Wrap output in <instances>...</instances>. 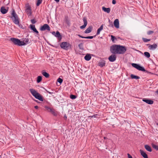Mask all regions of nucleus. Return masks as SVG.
<instances>
[{"mask_svg": "<svg viewBox=\"0 0 158 158\" xmlns=\"http://www.w3.org/2000/svg\"><path fill=\"white\" fill-rule=\"evenodd\" d=\"M56 2H59V0H54Z\"/></svg>", "mask_w": 158, "mask_h": 158, "instance_id": "nucleus-51", "label": "nucleus"}, {"mask_svg": "<svg viewBox=\"0 0 158 158\" xmlns=\"http://www.w3.org/2000/svg\"><path fill=\"white\" fill-rule=\"evenodd\" d=\"M50 113L54 116H57L58 114V112L53 108L51 110Z\"/></svg>", "mask_w": 158, "mask_h": 158, "instance_id": "nucleus-20", "label": "nucleus"}, {"mask_svg": "<svg viewBox=\"0 0 158 158\" xmlns=\"http://www.w3.org/2000/svg\"><path fill=\"white\" fill-rule=\"evenodd\" d=\"M91 58V55L89 54H87L84 57L85 59L87 61L89 60Z\"/></svg>", "mask_w": 158, "mask_h": 158, "instance_id": "nucleus-23", "label": "nucleus"}, {"mask_svg": "<svg viewBox=\"0 0 158 158\" xmlns=\"http://www.w3.org/2000/svg\"><path fill=\"white\" fill-rule=\"evenodd\" d=\"M117 38L118 39H120L122 40V39H121L120 37H118Z\"/></svg>", "mask_w": 158, "mask_h": 158, "instance_id": "nucleus-54", "label": "nucleus"}, {"mask_svg": "<svg viewBox=\"0 0 158 158\" xmlns=\"http://www.w3.org/2000/svg\"><path fill=\"white\" fill-rule=\"evenodd\" d=\"M17 24L18 25H19V27L20 28H22L23 29H24V27H23V26L22 24H20L19 23V24Z\"/></svg>", "mask_w": 158, "mask_h": 158, "instance_id": "nucleus-42", "label": "nucleus"}, {"mask_svg": "<svg viewBox=\"0 0 158 158\" xmlns=\"http://www.w3.org/2000/svg\"><path fill=\"white\" fill-rule=\"evenodd\" d=\"M48 92L49 93V94H51V93L50 92H49V91H48Z\"/></svg>", "mask_w": 158, "mask_h": 158, "instance_id": "nucleus-55", "label": "nucleus"}, {"mask_svg": "<svg viewBox=\"0 0 158 158\" xmlns=\"http://www.w3.org/2000/svg\"><path fill=\"white\" fill-rule=\"evenodd\" d=\"M115 55L112 54L109 57L108 60L110 61L113 62L116 60V56Z\"/></svg>", "mask_w": 158, "mask_h": 158, "instance_id": "nucleus-13", "label": "nucleus"}, {"mask_svg": "<svg viewBox=\"0 0 158 158\" xmlns=\"http://www.w3.org/2000/svg\"><path fill=\"white\" fill-rule=\"evenodd\" d=\"M29 91L32 95L36 99L42 102L44 101V98L43 96L37 92L35 89H29Z\"/></svg>", "mask_w": 158, "mask_h": 158, "instance_id": "nucleus-1", "label": "nucleus"}, {"mask_svg": "<svg viewBox=\"0 0 158 158\" xmlns=\"http://www.w3.org/2000/svg\"><path fill=\"white\" fill-rule=\"evenodd\" d=\"M142 101L149 105H151L153 103L154 101L149 98H143L142 99Z\"/></svg>", "mask_w": 158, "mask_h": 158, "instance_id": "nucleus-12", "label": "nucleus"}, {"mask_svg": "<svg viewBox=\"0 0 158 158\" xmlns=\"http://www.w3.org/2000/svg\"><path fill=\"white\" fill-rule=\"evenodd\" d=\"M11 18L13 22L15 24H19V20L18 16L16 14L15 10L14 9H12L11 13V16H9Z\"/></svg>", "mask_w": 158, "mask_h": 158, "instance_id": "nucleus-2", "label": "nucleus"}, {"mask_svg": "<svg viewBox=\"0 0 158 158\" xmlns=\"http://www.w3.org/2000/svg\"><path fill=\"white\" fill-rule=\"evenodd\" d=\"M47 43L49 44V45H51L52 46H53L52 45H51L50 43H49L48 42H47Z\"/></svg>", "mask_w": 158, "mask_h": 158, "instance_id": "nucleus-52", "label": "nucleus"}, {"mask_svg": "<svg viewBox=\"0 0 158 158\" xmlns=\"http://www.w3.org/2000/svg\"><path fill=\"white\" fill-rule=\"evenodd\" d=\"M103 29V25L102 24L100 26V27L98 29L97 31V33L95 35H96V36L97 35H99L100 34V31Z\"/></svg>", "mask_w": 158, "mask_h": 158, "instance_id": "nucleus-25", "label": "nucleus"}, {"mask_svg": "<svg viewBox=\"0 0 158 158\" xmlns=\"http://www.w3.org/2000/svg\"><path fill=\"white\" fill-rule=\"evenodd\" d=\"M98 115V114H96L95 115H92V116H89V117H91V118H93V117L95 118L96 117V116Z\"/></svg>", "mask_w": 158, "mask_h": 158, "instance_id": "nucleus-44", "label": "nucleus"}, {"mask_svg": "<svg viewBox=\"0 0 158 158\" xmlns=\"http://www.w3.org/2000/svg\"><path fill=\"white\" fill-rule=\"evenodd\" d=\"M156 125H158V123H156Z\"/></svg>", "mask_w": 158, "mask_h": 158, "instance_id": "nucleus-59", "label": "nucleus"}, {"mask_svg": "<svg viewBox=\"0 0 158 158\" xmlns=\"http://www.w3.org/2000/svg\"><path fill=\"white\" fill-rule=\"evenodd\" d=\"M44 108L46 109V110L48 112H50L51 110L53 108H51L48 106H44Z\"/></svg>", "mask_w": 158, "mask_h": 158, "instance_id": "nucleus-31", "label": "nucleus"}, {"mask_svg": "<svg viewBox=\"0 0 158 158\" xmlns=\"http://www.w3.org/2000/svg\"><path fill=\"white\" fill-rule=\"evenodd\" d=\"M60 46L61 48L66 50H68L71 47V45L67 42H64L61 43Z\"/></svg>", "mask_w": 158, "mask_h": 158, "instance_id": "nucleus-5", "label": "nucleus"}, {"mask_svg": "<svg viewBox=\"0 0 158 158\" xmlns=\"http://www.w3.org/2000/svg\"><path fill=\"white\" fill-rule=\"evenodd\" d=\"M78 46L80 49H83V43H81L78 44Z\"/></svg>", "mask_w": 158, "mask_h": 158, "instance_id": "nucleus-34", "label": "nucleus"}, {"mask_svg": "<svg viewBox=\"0 0 158 158\" xmlns=\"http://www.w3.org/2000/svg\"><path fill=\"white\" fill-rule=\"evenodd\" d=\"M33 100L35 101V102H37V103H40V102L39 101H38V100H35V99H33Z\"/></svg>", "mask_w": 158, "mask_h": 158, "instance_id": "nucleus-48", "label": "nucleus"}, {"mask_svg": "<svg viewBox=\"0 0 158 158\" xmlns=\"http://www.w3.org/2000/svg\"><path fill=\"white\" fill-rule=\"evenodd\" d=\"M142 40L144 42H147L151 40V39H147L146 38H142Z\"/></svg>", "mask_w": 158, "mask_h": 158, "instance_id": "nucleus-38", "label": "nucleus"}, {"mask_svg": "<svg viewBox=\"0 0 158 158\" xmlns=\"http://www.w3.org/2000/svg\"><path fill=\"white\" fill-rule=\"evenodd\" d=\"M118 54H123L127 50L125 46L120 45H118Z\"/></svg>", "mask_w": 158, "mask_h": 158, "instance_id": "nucleus-7", "label": "nucleus"}, {"mask_svg": "<svg viewBox=\"0 0 158 158\" xmlns=\"http://www.w3.org/2000/svg\"><path fill=\"white\" fill-rule=\"evenodd\" d=\"M42 78L41 76H38L37 77L36 82L37 83H39L42 81Z\"/></svg>", "mask_w": 158, "mask_h": 158, "instance_id": "nucleus-29", "label": "nucleus"}, {"mask_svg": "<svg viewBox=\"0 0 158 158\" xmlns=\"http://www.w3.org/2000/svg\"><path fill=\"white\" fill-rule=\"evenodd\" d=\"M110 36L111 37V40L113 42H114V41L115 40L116 41L117 40V38H116L114 36H113V35H111Z\"/></svg>", "mask_w": 158, "mask_h": 158, "instance_id": "nucleus-33", "label": "nucleus"}, {"mask_svg": "<svg viewBox=\"0 0 158 158\" xmlns=\"http://www.w3.org/2000/svg\"><path fill=\"white\" fill-rule=\"evenodd\" d=\"M64 20L66 22L67 25L69 26H70V20L69 19L68 16V15H65L64 16Z\"/></svg>", "mask_w": 158, "mask_h": 158, "instance_id": "nucleus-16", "label": "nucleus"}, {"mask_svg": "<svg viewBox=\"0 0 158 158\" xmlns=\"http://www.w3.org/2000/svg\"><path fill=\"white\" fill-rule=\"evenodd\" d=\"M102 10L105 12L109 13L110 12V8H106L104 6L102 7Z\"/></svg>", "mask_w": 158, "mask_h": 158, "instance_id": "nucleus-24", "label": "nucleus"}, {"mask_svg": "<svg viewBox=\"0 0 158 158\" xmlns=\"http://www.w3.org/2000/svg\"><path fill=\"white\" fill-rule=\"evenodd\" d=\"M154 33V31H149L147 32V34L148 35L152 34Z\"/></svg>", "mask_w": 158, "mask_h": 158, "instance_id": "nucleus-40", "label": "nucleus"}, {"mask_svg": "<svg viewBox=\"0 0 158 158\" xmlns=\"http://www.w3.org/2000/svg\"><path fill=\"white\" fill-rule=\"evenodd\" d=\"M77 35L79 36L80 37H81V38H85V39H92L93 38H95L96 35H94L93 36H88L86 37L83 36L81 35H80L78 34Z\"/></svg>", "mask_w": 158, "mask_h": 158, "instance_id": "nucleus-19", "label": "nucleus"}, {"mask_svg": "<svg viewBox=\"0 0 158 158\" xmlns=\"http://www.w3.org/2000/svg\"><path fill=\"white\" fill-rule=\"evenodd\" d=\"M118 45L114 44L110 46V52L114 54H118Z\"/></svg>", "mask_w": 158, "mask_h": 158, "instance_id": "nucleus-6", "label": "nucleus"}, {"mask_svg": "<svg viewBox=\"0 0 158 158\" xmlns=\"http://www.w3.org/2000/svg\"><path fill=\"white\" fill-rule=\"evenodd\" d=\"M83 21L84 22L83 25L80 26V28L81 29L85 28L87 24V19L86 17L84 16L83 17Z\"/></svg>", "mask_w": 158, "mask_h": 158, "instance_id": "nucleus-10", "label": "nucleus"}, {"mask_svg": "<svg viewBox=\"0 0 158 158\" xmlns=\"http://www.w3.org/2000/svg\"><path fill=\"white\" fill-rule=\"evenodd\" d=\"M144 56L147 58H149L150 56V55L149 52H145L144 53Z\"/></svg>", "mask_w": 158, "mask_h": 158, "instance_id": "nucleus-32", "label": "nucleus"}, {"mask_svg": "<svg viewBox=\"0 0 158 158\" xmlns=\"http://www.w3.org/2000/svg\"><path fill=\"white\" fill-rule=\"evenodd\" d=\"M145 149L148 151L151 152L152 151V148L150 146L148 145H146L144 146Z\"/></svg>", "mask_w": 158, "mask_h": 158, "instance_id": "nucleus-26", "label": "nucleus"}, {"mask_svg": "<svg viewBox=\"0 0 158 158\" xmlns=\"http://www.w3.org/2000/svg\"><path fill=\"white\" fill-rule=\"evenodd\" d=\"M77 97V96L73 94H71L70 96V98L72 99H76Z\"/></svg>", "mask_w": 158, "mask_h": 158, "instance_id": "nucleus-35", "label": "nucleus"}, {"mask_svg": "<svg viewBox=\"0 0 158 158\" xmlns=\"http://www.w3.org/2000/svg\"><path fill=\"white\" fill-rule=\"evenodd\" d=\"M114 27L117 28H119V21L118 19H116L114 22Z\"/></svg>", "mask_w": 158, "mask_h": 158, "instance_id": "nucleus-17", "label": "nucleus"}, {"mask_svg": "<svg viewBox=\"0 0 158 158\" xmlns=\"http://www.w3.org/2000/svg\"><path fill=\"white\" fill-rule=\"evenodd\" d=\"M34 108L36 109H38L39 108V107L37 106H34Z\"/></svg>", "mask_w": 158, "mask_h": 158, "instance_id": "nucleus-49", "label": "nucleus"}, {"mask_svg": "<svg viewBox=\"0 0 158 158\" xmlns=\"http://www.w3.org/2000/svg\"><path fill=\"white\" fill-rule=\"evenodd\" d=\"M110 23V25H111V26L112 27H113V23H112V22H111Z\"/></svg>", "mask_w": 158, "mask_h": 158, "instance_id": "nucleus-50", "label": "nucleus"}, {"mask_svg": "<svg viewBox=\"0 0 158 158\" xmlns=\"http://www.w3.org/2000/svg\"><path fill=\"white\" fill-rule=\"evenodd\" d=\"M42 0H37L36 5L37 6H39L42 3Z\"/></svg>", "mask_w": 158, "mask_h": 158, "instance_id": "nucleus-36", "label": "nucleus"}, {"mask_svg": "<svg viewBox=\"0 0 158 158\" xmlns=\"http://www.w3.org/2000/svg\"><path fill=\"white\" fill-rule=\"evenodd\" d=\"M157 47V45L156 44H153L152 45H149V48L150 49H154L156 48Z\"/></svg>", "mask_w": 158, "mask_h": 158, "instance_id": "nucleus-27", "label": "nucleus"}, {"mask_svg": "<svg viewBox=\"0 0 158 158\" xmlns=\"http://www.w3.org/2000/svg\"><path fill=\"white\" fill-rule=\"evenodd\" d=\"M29 41V40L28 39H26V40H25V41L24 42V43L25 44V45L27 44L28 43Z\"/></svg>", "mask_w": 158, "mask_h": 158, "instance_id": "nucleus-43", "label": "nucleus"}, {"mask_svg": "<svg viewBox=\"0 0 158 158\" xmlns=\"http://www.w3.org/2000/svg\"><path fill=\"white\" fill-rule=\"evenodd\" d=\"M156 93H157V94H158V90H157L156 91Z\"/></svg>", "mask_w": 158, "mask_h": 158, "instance_id": "nucleus-53", "label": "nucleus"}, {"mask_svg": "<svg viewBox=\"0 0 158 158\" xmlns=\"http://www.w3.org/2000/svg\"><path fill=\"white\" fill-rule=\"evenodd\" d=\"M31 23L32 24H35L36 22V21L34 19H31Z\"/></svg>", "mask_w": 158, "mask_h": 158, "instance_id": "nucleus-41", "label": "nucleus"}, {"mask_svg": "<svg viewBox=\"0 0 158 158\" xmlns=\"http://www.w3.org/2000/svg\"><path fill=\"white\" fill-rule=\"evenodd\" d=\"M150 45V44H147V45Z\"/></svg>", "mask_w": 158, "mask_h": 158, "instance_id": "nucleus-60", "label": "nucleus"}, {"mask_svg": "<svg viewBox=\"0 0 158 158\" xmlns=\"http://www.w3.org/2000/svg\"><path fill=\"white\" fill-rule=\"evenodd\" d=\"M79 40V41H83V40Z\"/></svg>", "mask_w": 158, "mask_h": 158, "instance_id": "nucleus-58", "label": "nucleus"}, {"mask_svg": "<svg viewBox=\"0 0 158 158\" xmlns=\"http://www.w3.org/2000/svg\"><path fill=\"white\" fill-rule=\"evenodd\" d=\"M112 3L113 4H115L116 3V1L115 0H113L112 1Z\"/></svg>", "mask_w": 158, "mask_h": 158, "instance_id": "nucleus-47", "label": "nucleus"}, {"mask_svg": "<svg viewBox=\"0 0 158 158\" xmlns=\"http://www.w3.org/2000/svg\"><path fill=\"white\" fill-rule=\"evenodd\" d=\"M57 81L61 84L63 80L59 77L57 79Z\"/></svg>", "mask_w": 158, "mask_h": 158, "instance_id": "nucleus-39", "label": "nucleus"}, {"mask_svg": "<svg viewBox=\"0 0 158 158\" xmlns=\"http://www.w3.org/2000/svg\"><path fill=\"white\" fill-rule=\"evenodd\" d=\"M64 120H66L67 119V117L66 115V114H64Z\"/></svg>", "mask_w": 158, "mask_h": 158, "instance_id": "nucleus-45", "label": "nucleus"}, {"mask_svg": "<svg viewBox=\"0 0 158 158\" xmlns=\"http://www.w3.org/2000/svg\"><path fill=\"white\" fill-rule=\"evenodd\" d=\"M30 29L32 30L34 32H35L37 35H39V32L37 31L35 28V25L31 24L30 25Z\"/></svg>", "mask_w": 158, "mask_h": 158, "instance_id": "nucleus-14", "label": "nucleus"}, {"mask_svg": "<svg viewBox=\"0 0 158 158\" xmlns=\"http://www.w3.org/2000/svg\"><path fill=\"white\" fill-rule=\"evenodd\" d=\"M10 40L12 41L14 44L19 46H21L25 45L24 41H21L20 40L17 38H12L10 39Z\"/></svg>", "mask_w": 158, "mask_h": 158, "instance_id": "nucleus-3", "label": "nucleus"}, {"mask_svg": "<svg viewBox=\"0 0 158 158\" xmlns=\"http://www.w3.org/2000/svg\"><path fill=\"white\" fill-rule=\"evenodd\" d=\"M105 61L104 60L100 61L98 63V65L101 67H102L105 65Z\"/></svg>", "mask_w": 158, "mask_h": 158, "instance_id": "nucleus-28", "label": "nucleus"}, {"mask_svg": "<svg viewBox=\"0 0 158 158\" xmlns=\"http://www.w3.org/2000/svg\"><path fill=\"white\" fill-rule=\"evenodd\" d=\"M104 138L105 139H106V137H104Z\"/></svg>", "mask_w": 158, "mask_h": 158, "instance_id": "nucleus-57", "label": "nucleus"}, {"mask_svg": "<svg viewBox=\"0 0 158 158\" xmlns=\"http://www.w3.org/2000/svg\"><path fill=\"white\" fill-rule=\"evenodd\" d=\"M41 73L42 75L44 76L45 77L47 78H48L49 77V74L46 72L45 70H43L42 71Z\"/></svg>", "mask_w": 158, "mask_h": 158, "instance_id": "nucleus-22", "label": "nucleus"}, {"mask_svg": "<svg viewBox=\"0 0 158 158\" xmlns=\"http://www.w3.org/2000/svg\"><path fill=\"white\" fill-rule=\"evenodd\" d=\"M152 147L156 149V150H158V146L156 145L155 144H152Z\"/></svg>", "mask_w": 158, "mask_h": 158, "instance_id": "nucleus-37", "label": "nucleus"}, {"mask_svg": "<svg viewBox=\"0 0 158 158\" xmlns=\"http://www.w3.org/2000/svg\"><path fill=\"white\" fill-rule=\"evenodd\" d=\"M109 22L110 23H111V21H110V20L109 19Z\"/></svg>", "mask_w": 158, "mask_h": 158, "instance_id": "nucleus-56", "label": "nucleus"}, {"mask_svg": "<svg viewBox=\"0 0 158 158\" xmlns=\"http://www.w3.org/2000/svg\"><path fill=\"white\" fill-rule=\"evenodd\" d=\"M139 151L141 153V155L144 158H148V155L145 152H144L141 149Z\"/></svg>", "mask_w": 158, "mask_h": 158, "instance_id": "nucleus-21", "label": "nucleus"}, {"mask_svg": "<svg viewBox=\"0 0 158 158\" xmlns=\"http://www.w3.org/2000/svg\"><path fill=\"white\" fill-rule=\"evenodd\" d=\"M52 34L57 38L58 42H60L61 40L62 39V36L58 31H56V32L55 31H53Z\"/></svg>", "mask_w": 158, "mask_h": 158, "instance_id": "nucleus-8", "label": "nucleus"}, {"mask_svg": "<svg viewBox=\"0 0 158 158\" xmlns=\"http://www.w3.org/2000/svg\"><path fill=\"white\" fill-rule=\"evenodd\" d=\"M25 7L26 11L27 13V14H29L30 15H31V7L29 5L28 3H27Z\"/></svg>", "mask_w": 158, "mask_h": 158, "instance_id": "nucleus-11", "label": "nucleus"}, {"mask_svg": "<svg viewBox=\"0 0 158 158\" xmlns=\"http://www.w3.org/2000/svg\"><path fill=\"white\" fill-rule=\"evenodd\" d=\"M9 7H7L6 9L4 6H2L0 9L1 13L3 14H6L8 11Z\"/></svg>", "mask_w": 158, "mask_h": 158, "instance_id": "nucleus-15", "label": "nucleus"}, {"mask_svg": "<svg viewBox=\"0 0 158 158\" xmlns=\"http://www.w3.org/2000/svg\"><path fill=\"white\" fill-rule=\"evenodd\" d=\"M40 30L41 31H45L46 30L50 31V28L48 24H45L40 27Z\"/></svg>", "mask_w": 158, "mask_h": 158, "instance_id": "nucleus-9", "label": "nucleus"}, {"mask_svg": "<svg viewBox=\"0 0 158 158\" xmlns=\"http://www.w3.org/2000/svg\"><path fill=\"white\" fill-rule=\"evenodd\" d=\"M130 76L131 77L132 79H139L140 78V77H139L134 75L133 74H131Z\"/></svg>", "mask_w": 158, "mask_h": 158, "instance_id": "nucleus-30", "label": "nucleus"}, {"mask_svg": "<svg viewBox=\"0 0 158 158\" xmlns=\"http://www.w3.org/2000/svg\"><path fill=\"white\" fill-rule=\"evenodd\" d=\"M93 27L92 26H89L84 31L85 33L87 34L90 33L93 29Z\"/></svg>", "mask_w": 158, "mask_h": 158, "instance_id": "nucleus-18", "label": "nucleus"}, {"mask_svg": "<svg viewBox=\"0 0 158 158\" xmlns=\"http://www.w3.org/2000/svg\"><path fill=\"white\" fill-rule=\"evenodd\" d=\"M131 65L133 67L135 68L139 71L144 72L148 73H151L150 72H148L147 70H146L143 67L141 66L139 64H138L132 63L131 64Z\"/></svg>", "mask_w": 158, "mask_h": 158, "instance_id": "nucleus-4", "label": "nucleus"}, {"mask_svg": "<svg viewBox=\"0 0 158 158\" xmlns=\"http://www.w3.org/2000/svg\"><path fill=\"white\" fill-rule=\"evenodd\" d=\"M128 157V158H132V156L129 154H127Z\"/></svg>", "mask_w": 158, "mask_h": 158, "instance_id": "nucleus-46", "label": "nucleus"}]
</instances>
